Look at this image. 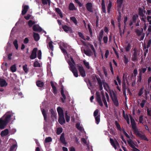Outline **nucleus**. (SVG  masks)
I'll return each mask as SVG.
<instances>
[{"label": "nucleus", "instance_id": "nucleus-55", "mask_svg": "<svg viewBox=\"0 0 151 151\" xmlns=\"http://www.w3.org/2000/svg\"><path fill=\"white\" fill-rule=\"evenodd\" d=\"M61 95L63 98L61 97V98H60L61 100L62 101V102L63 103H64L66 99V97L65 95V94L64 93L61 94Z\"/></svg>", "mask_w": 151, "mask_h": 151}, {"label": "nucleus", "instance_id": "nucleus-8", "mask_svg": "<svg viewBox=\"0 0 151 151\" xmlns=\"http://www.w3.org/2000/svg\"><path fill=\"white\" fill-rule=\"evenodd\" d=\"M62 27L64 31L66 32L72 33L73 32L72 28L70 27L65 25H63Z\"/></svg>", "mask_w": 151, "mask_h": 151}, {"label": "nucleus", "instance_id": "nucleus-21", "mask_svg": "<svg viewBox=\"0 0 151 151\" xmlns=\"http://www.w3.org/2000/svg\"><path fill=\"white\" fill-rule=\"evenodd\" d=\"M8 133L9 130L8 129H6L1 131L0 135L1 137H3L7 135Z\"/></svg>", "mask_w": 151, "mask_h": 151}, {"label": "nucleus", "instance_id": "nucleus-46", "mask_svg": "<svg viewBox=\"0 0 151 151\" xmlns=\"http://www.w3.org/2000/svg\"><path fill=\"white\" fill-rule=\"evenodd\" d=\"M27 64H25L23 66V69L24 72L27 73L29 71V69L27 68Z\"/></svg>", "mask_w": 151, "mask_h": 151}, {"label": "nucleus", "instance_id": "nucleus-48", "mask_svg": "<svg viewBox=\"0 0 151 151\" xmlns=\"http://www.w3.org/2000/svg\"><path fill=\"white\" fill-rule=\"evenodd\" d=\"M13 44L16 50H17L18 48V42L17 40H15L13 42Z\"/></svg>", "mask_w": 151, "mask_h": 151}, {"label": "nucleus", "instance_id": "nucleus-18", "mask_svg": "<svg viewBox=\"0 0 151 151\" xmlns=\"http://www.w3.org/2000/svg\"><path fill=\"white\" fill-rule=\"evenodd\" d=\"M57 110L59 116H64L63 110L60 107H58L57 108Z\"/></svg>", "mask_w": 151, "mask_h": 151}, {"label": "nucleus", "instance_id": "nucleus-60", "mask_svg": "<svg viewBox=\"0 0 151 151\" xmlns=\"http://www.w3.org/2000/svg\"><path fill=\"white\" fill-rule=\"evenodd\" d=\"M13 114H11L10 111V121H13L15 119V116Z\"/></svg>", "mask_w": 151, "mask_h": 151}, {"label": "nucleus", "instance_id": "nucleus-7", "mask_svg": "<svg viewBox=\"0 0 151 151\" xmlns=\"http://www.w3.org/2000/svg\"><path fill=\"white\" fill-rule=\"evenodd\" d=\"M111 97L114 105L116 106H118L119 104L116 94L114 93L113 94V96H111Z\"/></svg>", "mask_w": 151, "mask_h": 151}, {"label": "nucleus", "instance_id": "nucleus-42", "mask_svg": "<svg viewBox=\"0 0 151 151\" xmlns=\"http://www.w3.org/2000/svg\"><path fill=\"white\" fill-rule=\"evenodd\" d=\"M95 117L96 123L97 124H98L100 122V115H99Z\"/></svg>", "mask_w": 151, "mask_h": 151}, {"label": "nucleus", "instance_id": "nucleus-50", "mask_svg": "<svg viewBox=\"0 0 151 151\" xmlns=\"http://www.w3.org/2000/svg\"><path fill=\"white\" fill-rule=\"evenodd\" d=\"M65 116L66 121L68 122L70 120V116L68 115L67 111H66L65 113Z\"/></svg>", "mask_w": 151, "mask_h": 151}, {"label": "nucleus", "instance_id": "nucleus-12", "mask_svg": "<svg viewBox=\"0 0 151 151\" xmlns=\"http://www.w3.org/2000/svg\"><path fill=\"white\" fill-rule=\"evenodd\" d=\"M32 29L35 32H40L42 30V28L38 24L34 25Z\"/></svg>", "mask_w": 151, "mask_h": 151}, {"label": "nucleus", "instance_id": "nucleus-56", "mask_svg": "<svg viewBox=\"0 0 151 151\" xmlns=\"http://www.w3.org/2000/svg\"><path fill=\"white\" fill-rule=\"evenodd\" d=\"M78 34L79 37H81L84 40H86V39L84 38V36L82 33L81 32H78Z\"/></svg>", "mask_w": 151, "mask_h": 151}, {"label": "nucleus", "instance_id": "nucleus-4", "mask_svg": "<svg viewBox=\"0 0 151 151\" xmlns=\"http://www.w3.org/2000/svg\"><path fill=\"white\" fill-rule=\"evenodd\" d=\"M76 66L78 67V69L79 72L80 73L82 77H84L86 76L84 68L82 65H80L79 64H77Z\"/></svg>", "mask_w": 151, "mask_h": 151}, {"label": "nucleus", "instance_id": "nucleus-2", "mask_svg": "<svg viewBox=\"0 0 151 151\" xmlns=\"http://www.w3.org/2000/svg\"><path fill=\"white\" fill-rule=\"evenodd\" d=\"M132 127L134 133L136 136L140 137L142 139L148 141V140L146 136L140 133L137 127L136 124L132 125Z\"/></svg>", "mask_w": 151, "mask_h": 151}, {"label": "nucleus", "instance_id": "nucleus-22", "mask_svg": "<svg viewBox=\"0 0 151 151\" xmlns=\"http://www.w3.org/2000/svg\"><path fill=\"white\" fill-rule=\"evenodd\" d=\"M68 64L70 66V70L72 72L77 70L74 65L71 62H69Z\"/></svg>", "mask_w": 151, "mask_h": 151}, {"label": "nucleus", "instance_id": "nucleus-3", "mask_svg": "<svg viewBox=\"0 0 151 151\" xmlns=\"http://www.w3.org/2000/svg\"><path fill=\"white\" fill-rule=\"evenodd\" d=\"M10 143L12 144L10 147V151H16L17 148V143L15 140L10 139Z\"/></svg>", "mask_w": 151, "mask_h": 151}, {"label": "nucleus", "instance_id": "nucleus-58", "mask_svg": "<svg viewBox=\"0 0 151 151\" xmlns=\"http://www.w3.org/2000/svg\"><path fill=\"white\" fill-rule=\"evenodd\" d=\"M146 101V100L145 99L142 100L141 103L140 104V105L142 108H143L144 106Z\"/></svg>", "mask_w": 151, "mask_h": 151}, {"label": "nucleus", "instance_id": "nucleus-16", "mask_svg": "<svg viewBox=\"0 0 151 151\" xmlns=\"http://www.w3.org/2000/svg\"><path fill=\"white\" fill-rule=\"evenodd\" d=\"M29 8L28 6L27 5H25L23 7L22 9V15H25L27 13V12Z\"/></svg>", "mask_w": 151, "mask_h": 151}, {"label": "nucleus", "instance_id": "nucleus-63", "mask_svg": "<svg viewBox=\"0 0 151 151\" xmlns=\"http://www.w3.org/2000/svg\"><path fill=\"white\" fill-rule=\"evenodd\" d=\"M147 114L148 116H151V108H147Z\"/></svg>", "mask_w": 151, "mask_h": 151}, {"label": "nucleus", "instance_id": "nucleus-6", "mask_svg": "<svg viewBox=\"0 0 151 151\" xmlns=\"http://www.w3.org/2000/svg\"><path fill=\"white\" fill-rule=\"evenodd\" d=\"M109 139L111 145L116 150L117 148L116 145L117 146L119 145V143L116 139H115V141H114L111 138Z\"/></svg>", "mask_w": 151, "mask_h": 151}, {"label": "nucleus", "instance_id": "nucleus-32", "mask_svg": "<svg viewBox=\"0 0 151 151\" xmlns=\"http://www.w3.org/2000/svg\"><path fill=\"white\" fill-rule=\"evenodd\" d=\"M143 32V29L141 28V31H140L139 29H137L135 31V32L138 36H140L142 34Z\"/></svg>", "mask_w": 151, "mask_h": 151}, {"label": "nucleus", "instance_id": "nucleus-38", "mask_svg": "<svg viewBox=\"0 0 151 151\" xmlns=\"http://www.w3.org/2000/svg\"><path fill=\"white\" fill-rule=\"evenodd\" d=\"M42 113L44 116V119L45 121H47V116L45 110L44 109L42 110Z\"/></svg>", "mask_w": 151, "mask_h": 151}, {"label": "nucleus", "instance_id": "nucleus-45", "mask_svg": "<svg viewBox=\"0 0 151 151\" xmlns=\"http://www.w3.org/2000/svg\"><path fill=\"white\" fill-rule=\"evenodd\" d=\"M112 6L111 2L110 1H109V3L108 4L107 6V12L108 13H109L110 12Z\"/></svg>", "mask_w": 151, "mask_h": 151}, {"label": "nucleus", "instance_id": "nucleus-35", "mask_svg": "<svg viewBox=\"0 0 151 151\" xmlns=\"http://www.w3.org/2000/svg\"><path fill=\"white\" fill-rule=\"evenodd\" d=\"M139 16L137 14L134 15L132 17V21L134 23H136V20L138 18Z\"/></svg>", "mask_w": 151, "mask_h": 151}, {"label": "nucleus", "instance_id": "nucleus-34", "mask_svg": "<svg viewBox=\"0 0 151 151\" xmlns=\"http://www.w3.org/2000/svg\"><path fill=\"white\" fill-rule=\"evenodd\" d=\"M9 42H8L7 44V46L6 48V53L7 54L8 56V60H9Z\"/></svg>", "mask_w": 151, "mask_h": 151}, {"label": "nucleus", "instance_id": "nucleus-47", "mask_svg": "<svg viewBox=\"0 0 151 151\" xmlns=\"http://www.w3.org/2000/svg\"><path fill=\"white\" fill-rule=\"evenodd\" d=\"M20 90V89L19 88H17V87H14L13 90V91L15 94H17L19 92L18 91Z\"/></svg>", "mask_w": 151, "mask_h": 151}, {"label": "nucleus", "instance_id": "nucleus-54", "mask_svg": "<svg viewBox=\"0 0 151 151\" xmlns=\"http://www.w3.org/2000/svg\"><path fill=\"white\" fill-rule=\"evenodd\" d=\"M102 69L103 71L104 74L106 77H107L108 76V74L107 72V70L104 67H102Z\"/></svg>", "mask_w": 151, "mask_h": 151}, {"label": "nucleus", "instance_id": "nucleus-49", "mask_svg": "<svg viewBox=\"0 0 151 151\" xmlns=\"http://www.w3.org/2000/svg\"><path fill=\"white\" fill-rule=\"evenodd\" d=\"M63 131V129L61 127H59L57 129V134L58 135H59Z\"/></svg>", "mask_w": 151, "mask_h": 151}, {"label": "nucleus", "instance_id": "nucleus-19", "mask_svg": "<svg viewBox=\"0 0 151 151\" xmlns=\"http://www.w3.org/2000/svg\"><path fill=\"white\" fill-rule=\"evenodd\" d=\"M104 31L103 29H101L99 32V36L98 37V40L100 43L101 42V39L103 37Z\"/></svg>", "mask_w": 151, "mask_h": 151}, {"label": "nucleus", "instance_id": "nucleus-37", "mask_svg": "<svg viewBox=\"0 0 151 151\" xmlns=\"http://www.w3.org/2000/svg\"><path fill=\"white\" fill-rule=\"evenodd\" d=\"M70 20L74 23L76 25H77L78 24V22L75 17H70Z\"/></svg>", "mask_w": 151, "mask_h": 151}, {"label": "nucleus", "instance_id": "nucleus-40", "mask_svg": "<svg viewBox=\"0 0 151 151\" xmlns=\"http://www.w3.org/2000/svg\"><path fill=\"white\" fill-rule=\"evenodd\" d=\"M147 68H142L141 69H140L139 70V74H140L141 75H142V74L145 73V72Z\"/></svg>", "mask_w": 151, "mask_h": 151}, {"label": "nucleus", "instance_id": "nucleus-24", "mask_svg": "<svg viewBox=\"0 0 151 151\" xmlns=\"http://www.w3.org/2000/svg\"><path fill=\"white\" fill-rule=\"evenodd\" d=\"M127 142L129 146L132 148L134 146V145H135V144L131 139L130 138L129 140H127Z\"/></svg>", "mask_w": 151, "mask_h": 151}, {"label": "nucleus", "instance_id": "nucleus-10", "mask_svg": "<svg viewBox=\"0 0 151 151\" xmlns=\"http://www.w3.org/2000/svg\"><path fill=\"white\" fill-rule=\"evenodd\" d=\"M86 7L88 11L90 12H93V6L91 2H88L86 4Z\"/></svg>", "mask_w": 151, "mask_h": 151}, {"label": "nucleus", "instance_id": "nucleus-64", "mask_svg": "<svg viewBox=\"0 0 151 151\" xmlns=\"http://www.w3.org/2000/svg\"><path fill=\"white\" fill-rule=\"evenodd\" d=\"M147 19L149 22V24L151 25V16H148L147 17Z\"/></svg>", "mask_w": 151, "mask_h": 151}, {"label": "nucleus", "instance_id": "nucleus-20", "mask_svg": "<svg viewBox=\"0 0 151 151\" xmlns=\"http://www.w3.org/2000/svg\"><path fill=\"white\" fill-rule=\"evenodd\" d=\"M50 83L53 90L52 92L55 94H56L57 93V90L56 87L55 86L52 81H51Z\"/></svg>", "mask_w": 151, "mask_h": 151}, {"label": "nucleus", "instance_id": "nucleus-28", "mask_svg": "<svg viewBox=\"0 0 151 151\" xmlns=\"http://www.w3.org/2000/svg\"><path fill=\"white\" fill-rule=\"evenodd\" d=\"M102 10L103 12L105 14L106 13V7L104 2V0H102L101 2Z\"/></svg>", "mask_w": 151, "mask_h": 151}, {"label": "nucleus", "instance_id": "nucleus-30", "mask_svg": "<svg viewBox=\"0 0 151 151\" xmlns=\"http://www.w3.org/2000/svg\"><path fill=\"white\" fill-rule=\"evenodd\" d=\"M55 10L56 12L59 15L60 17L62 18L63 17V15L61 10L59 8H56Z\"/></svg>", "mask_w": 151, "mask_h": 151}, {"label": "nucleus", "instance_id": "nucleus-59", "mask_svg": "<svg viewBox=\"0 0 151 151\" xmlns=\"http://www.w3.org/2000/svg\"><path fill=\"white\" fill-rule=\"evenodd\" d=\"M34 66L35 67H40V65L37 61H36L34 63Z\"/></svg>", "mask_w": 151, "mask_h": 151}, {"label": "nucleus", "instance_id": "nucleus-52", "mask_svg": "<svg viewBox=\"0 0 151 151\" xmlns=\"http://www.w3.org/2000/svg\"><path fill=\"white\" fill-rule=\"evenodd\" d=\"M52 141V139L50 137H46L45 141V143H47L48 142H51Z\"/></svg>", "mask_w": 151, "mask_h": 151}, {"label": "nucleus", "instance_id": "nucleus-62", "mask_svg": "<svg viewBox=\"0 0 151 151\" xmlns=\"http://www.w3.org/2000/svg\"><path fill=\"white\" fill-rule=\"evenodd\" d=\"M108 37L107 36H104L103 37V40L104 43L107 44L108 42Z\"/></svg>", "mask_w": 151, "mask_h": 151}, {"label": "nucleus", "instance_id": "nucleus-23", "mask_svg": "<svg viewBox=\"0 0 151 151\" xmlns=\"http://www.w3.org/2000/svg\"><path fill=\"white\" fill-rule=\"evenodd\" d=\"M33 36L34 39L35 41H37L39 40L40 37L39 34L35 32H33Z\"/></svg>", "mask_w": 151, "mask_h": 151}, {"label": "nucleus", "instance_id": "nucleus-29", "mask_svg": "<svg viewBox=\"0 0 151 151\" xmlns=\"http://www.w3.org/2000/svg\"><path fill=\"white\" fill-rule=\"evenodd\" d=\"M53 42L51 41L48 44V46H47V47L50 50L52 51H53V46L52 45Z\"/></svg>", "mask_w": 151, "mask_h": 151}, {"label": "nucleus", "instance_id": "nucleus-43", "mask_svg": "<svg viewBox=\"0 0 151 151\" xmlns=\"http://www.w3.org/2000/svg\"><path fill=\"white\" fill-rule=\"evenodd\" d=\"M35 23V22L34 21H32V20H29L28 22V25L29 26V27H30L32 26Z\"/></svg>", "mask_w": 151, "mask_h": 151}, {"label": "nucleus", "instance_id": "nucleus-15", "mask_svg": "<svg viewBox=\"0 0 151 151\" xmlns=\"http://www.w3.org/2000/svg\"><path fill=\"white\" fill-rule=\"evenodd\" d=\"M64 136V133H62L60 137V141L64 145H66L67 144V142H65Z\"/></svg>", "mask_w": 151, "mask_h": 151}, {"label": "nucleus", "instance_id": "nucleus-26", "mask_svg": "<svg viewBox=\"0 0 151 151\" xmlns=\"http://www.w3.org/2000/svg\"><path fill=\"white\" fill-rule=\"evenodd\" d=\"M37 86L40 88H42L44 85V83L43 82L41 81H37L36 82Z\"/></svg>", "mask_w": 151, "mask_h": 151}, {"label": "nucleus", "instance_id": "nucleus-39", "mask_svg": "<svg viewBox=\"0 0 151 151\" xmlns=\"http://www.w3.org/2000/svg\"><path fill=\"white\" fill-rule=\"evenodd\" d=\"M124 0H117V6L119 8H121L123 3Z\"/></svg>", "mask_w": 151, "mask_h": 151}, {"label": "nucleus", "instance_id": "nucleus-41", "mask_svg": "<svg viewBox=\"0 0 151 151\" xmlns=\"http://www.w3.org/2000/svg\"><path fill=\"white\" fill-rule=\"evenodd\" d=\"M131 48V45L130 43H129L125 47V50L126 52H128L129 51Z\"/></svg>", "mask_w": 151, "mask_h": 151}, {"label": "nucleus", "instance_id": "nucleus-14", "mask_svg": "<svg viewBox=\"0 0 151 151\" xmlns=\"http://www.w3.org/2000/svg\"><path fill=\"white\" fill-rule=\"evenodd\" d=\"M7 83L6 81L3 79L0 78V86L1 87H6Z\"/></svg>", "mask_w": 151, "mask_h": 151}, {"label": "nucleus", "instance_id": "nucleus-51", "mask_svg": "<svg viewBox=\"0 0 151 151\" xmlns=\"http://www.w3.org/2000/svg\"><path fill=\"white\" fill-rule=\"evenodd\" d=\"M83 63L84 65L88 69L90 68V66L89 65V63L88 62H86V60H84L83 61Z\"/></svg>", "mask_w": 151, "mask_h": 151}, {"label": "nucleus", "instance_id": "nucleus-61", "mask_svg": "<svg viewBox=\"0 0 151 151\" xmlns=\"http://www.w3.org/2000/svg\"><path fill=\"white\" fill-rule=\"evenodd\" d=\"M144 90L143 87L141 88L139 90V91L138 93V95L139 96H140L143 93Z\"/></svg>", "mask_w": 151, "mask_h": 151}, {"label": "nucleus", "instance_id": "nucleus-27", "mask_svg": "<svg viewBox=\"0 0 151 151\" xmlns=\"http://www.w3.org/2000/svg\"><path fill=\"white\" fill-rule=\"evenodd\" d=\"M69 9L70 11L76 10V9L73 4L72 3H70L69 4Z\"/></svg>", "mask_w": 151, "mask_h": 151}, {"label": "nucleus", "instance_id": "nucleus-57", "mask_svg": "<svg viewBox=\"0 0 151 151\" xmlns=\"http://www.w3.org/2000/svg\"><path fill=\"white\" fill-rule=\"evenodd\" d=\"M124 63L125 64H127L128 63L129 61L128 58L126 57V56L125 55L124 56Z\"/></svg>", "mask_w": 151, "mask_h": 151}, {"label": "nucleus", "instance_id": "nucleus-53", "mask_svg": "<svg viewBox=\"0 0 151 151\" xmlns=\"http://www.w3.org/2000/svg\"><path fill=\"white\" fill-rule=\"evenodd\" d=\"M76 128L78 130L80 131L82 130V127L80 126V124L79 123H77L76 124Z\"/></svg>", "mask_w": 151, "mask_h": 151}, {"label": "nucleus", "instance_id": "nucleus-25", "mask_svg": "<svg viewBox=\"0 0 151 151\" xmlns=\"http://www.w3.org/2000/svg\"><path fill=\"white\" fill-rule=\"evenodd\" d=\"M84 53L87 56H91L92 54V51L90 50H86L84 49L83 50Z\"/></svg>", "mask_w": 151, "mask_h": 151}, {"label": "nucleus", "instance_id": "nucleus-17", "mask_svg": "<svg viewBox=\"0 0 151 151\" xmlns=\"http://www.w3.org/2000/svg\"><path fill=\"white\" fill-rule=\"evenodd\" d=\"M58 121L61 125H63L65 123V121L64 118V116H59Z\"/></svg>", "mask_w": 151, "mask_h": 151}, {"label": "nucleus", "instance_id": "nucleus-31", "mask_svg": "<svg viewBox=\"0 0 151 151\" xmlns=\"http://www.w3.org/2000/svg\"><path fill=\"white\" fill-rule=\"evenodd\" d=\"M17 68L15 64L12 65L10 67V70L13 73L16 72L17 70Z\"/></svg>", "mask_w": 151, "mask_h": 151}, {"label": "nucleus", "instance_id": "nucleus-13", "mask_svg": "<svg viewBox=\"0 0 151 151\" xmlns=\"http://www.w3.org/2000/svg\"><path fill=\"white\" fill-rule=\"evenodd\" d=\"M145 13L146 11L144 10V9L142 8L141 7H139L138 9V14L140 16L142 17H144L145 16V14H144V12Z\"/></svg>", "mask_w": 151, "mask_h": 151}, {"label": "nucleus", "instance_id": "nucleus-9", "mask_svg": "<svg viewBox=\"0 0 151 151\" xmlns=\"http://www.w3.org/2000/svg\"><path fill=\"white\" fill-rule=\"evenodd\" d=\"M37 48H35L32 51L31 55L29 58L33 60L37 57Z\"/></svg>", "mask_w": 151, "mask_h": 151}, {"label": "nucleus", "instance_id": "nucleus-44", "mask_svg": "<svg viewBox=\"0 0 151 151\" xmlns=\"http://www.w3.org/2000/svg\"><path fill=\"white\" fill-rule=\"evenodd\" d=\"M115 124L116 127L117 129L120 131H121L122 129L121 127V126L117 121H116L115 122Z\"/></svg>", "mask_w": 151, "mask_h": 151}, {"label": "nucleus", "instance_id": "nucleus-11", "mask_svg": "<svg viewBox=\"0 0 151 151\" xmlns=\"http://www.w3.org/2000/svg\"><path fill=\"white\" fill-rule=\"evenodd\" d=\"M96 101L99 104V105L101 106H103V104L102 102L101 99V97L100 95L99 94H98L97 92L96 93Z\"/></svg>", "mask_w": 151, "mask_h": 151}, {"label": "nucleus", "instance_id": "nucleus-1", "mask_svg": "<svg viewBox=\"0 0 151 151\" xmlns=\"http://www.w3.org/2000/svg\"><path fill=\"white\" fill-rule=\"evenodd\" d=\"M9 121V114H5L0 118V129H4Z\"/></svg>", "mask_w": 151, "mask_h": 151}, {"label": "nucleus", "instance_id": "nucleus-5", "mask_svg": "<svg viewBox=\"0 0 151 151\" xmlns=\"http://www.w3.org/2000/svg\"><path fill=\"white\" fill-rule=\"evenodd\" d=\"M133 53L132 58V60L133 61H135L137 60V55L139 52L138 50L136 48H134L133 50Z\"/></svg>", "mask_w": 151, "mask_h": 151}, {"label": "nucleus", "instance_id": "nucleus-36", "mask_svg": "<svg viewBox=\"0 0 151 151\" xmlns=\"http://www.w3.org/2000/svg\"><path fill=\"white\" fill-rule=\"evenodd\" d=\"M42 4L44 5H47L48 4L49 6H50V0H41Z\"/></svg>", "mask_w": 151, "mask_h": 151}, {"label": "nucleus", "instance_id": "nucleus-33", "mask_svg": "<svg viewBox=\"0 0 151 151\" xmlns=\"http://www.w3.org/2000/svg\"><path fill=\"white\" fill-rule=\"evenodd\" d=\"M7 64L6 63H2L1 65V67L2 70L4 71L6 70L7 69Z\"/></svg>", "mask_w": 151, "mask_h": 151}]
</instances>
